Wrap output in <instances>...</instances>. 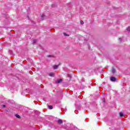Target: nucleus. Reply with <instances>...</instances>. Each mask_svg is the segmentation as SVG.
Wrapping results in <instances>:
<instances>
[{
    "label": "nucleus",
    "mask_w": 130,
    "mask_h": 130,
    "mask_svg": "<svg viewBox=\"0 0 130 130\" xmlns=\"http://www.w3.org/2000/svg\"><path fill=\"white\" fill-rule=\"evenodd\" d=\"M15 116L17 117V118H20V115H18V114H16Z\"/></svg>",
    "instance_id": "nucleus-8"
},
{
    "label": "nucleus",
    "mask_w": 130,
    "mask_h": 130,
    "mask_svg": "<svg viewBox=\"0 0 130 130\" xmlns=\"http://www.w3.org/2000/svg\"><path fill=\"white\" fill-rule=\"evenodd\" d=\"M52 8H55V7H56V5H54V4H53V5H52Z\"/></svg>",
    "instance_id": "nucleus-11"
},
{
    "label": "nucleus",
    "mask_w": 130,
    "mask_h": 130,
    "mask_svg": "<svg viewBox=\"0 0 130 130\" xmlns=\"http://www.w3.org/2000/svg\"><path fill=\"white\" fill-rule=\"evenodd\" d=\"M63 35H64V36H69V35H68L66 32H64V33H63Z\"/></svg>",
    "instance_id": "nucleus-13"
},
{
    "label": "nucleus",
    "mask_w": 130,
    "mask_h": 130,
    "mask_svg": "<svg viewBox=\"0 0 130 130\" xmlns=\"http://www.w3.org/2000/svg\"><path fill=\"white\" fill-rule=\"evenodd\" d=\"M127 31H129V32H130V26H128V27L127 28Z\"/></svg>",
    "instance_id": "nucleus-10"
},
{
    "label": "nucleus",
    "mask_w": 130,
    "mask_h": 130,
    "mask_svg": "<svg viewBox=\"0 0 130 130\" xmlns=\"http://www.w3.org/2000/svg\"><path fill=\"white\" fill-rule=\"evenodd\" d=\"M103 102H104V103H105V99H103Z\"/></svg>",
    "instance_id": "nucleus-16"
},
{
    "label": "nucleus",
    "mask_w": 130,
    "mask_h": 130,
    "mask_svg": "<svg viewBox=\"0 0 130 130\" xmlns=\"http://www.w3.org/2000/svg\"><path fill=\"white\" fill-rule=\"evenodd\" d=\"M41 17H42V18H44V17H45V15H44V14H42V15H41Z\"/></svg>",
    "instance_id": "nucleus-12"
},
{
    "label": "nucleus",
    "mask_w": 130,
    "mask_h": 130,
    "mask_svg": "<svg viewBox=\"0 0 130 130\" xmlns=\"http://www.w3.org/2000/svg\"><path fill=\"white\" fill-rule=\"evenodd\" d=\"M68 77H71V75H68Z\"/></svg>",
    "instance_id": "nucleus-19"
},
{
    "label": "nucleus",
    "mask_w": 130,
    "mask_h": 130,
    "mask_svg": "<svg viewBox=\"0 0 130 130\" xmlns=\"http://www.w3.org/2000/svg\"><path fill=\"white\" fill-rule=\"evenodd\" d=\"M110 80L111 82H115V81H116V78L114 77H112L110 78Z\"/></svg>",
    "instance_id": "nucleus-1"
},
{
    "label": "nucleus",
    "mask_w": 130,
    "mask_h": 130,
    "mask_svg": "<svg viewBox=\"0 0 130 130\" xmlns=\"http://www.w3.org/2000/svg\"><path fill=\"white\" fill-rule=\"evenodd\" d=\"M53 56L51 55H48V57H52Z\"/></svg>",
    "instance_id": "nucleus-14"
},
{
    "label": "nucleus",
    "mask_w": 130,
    "mask_h": 130,
    "mask_svg": "<svg viewBox=\"0 0 130 130\" xmlns=\"http://www.w3.org/2000/svg\"><path fill=\"white\" fill-rule=\"evenodd\" d=\"M116 71L115 70V69H114V68H112V73H113V74H115Z\"/></svg>",
    "instance_id": "nucleus-3"
},
{
    "label": "nucleus",
    "mask_w": 130,
    "mask_h": 130,
    "mask_svg": "<svg viewBox=\"0 0 130 130\" xmlns=\"http://www.w3.org/2000/svg\"><path fill=\"white\" fill-rule=\"evenodd\" d=\"M62 81V80H61V79H59V80H57L56 81V83L57 84H59V83H61Z\"/></svg>",
    "instance_id": "nucleus-2"
},
{
    "label": "nucleus",
    "mask_w": 130,
    "mask_h": 130,
    "mask_svg": "<svg viewBox=\"0 0 130 130\" xmlns=\"http://www.w3.org/2000/svg\"><path fill=\"white\" fill-rule=\"evenodd\" d=\"M81 24H82V25H83V24H84V21H81Z\"/></svg>",
    "instance_id": "nucleus-17"
},
{
    "label": "nucleus",
    "mask_w": 130,
    "mask_h": 130,
    "mask_svg": "<svg viewBox=\"0 0 130 130\" xmlns=\"http://www.w3.org/2000/svg\"><path fill=\"white\" fill-rule=\"evenodd\" d=\"M119 41L120 42H121V38H119Z\"/></svg>",
    "instance_id": "nucleus-15"
},
{
    "label": "nucleus",
    "mask_w": 130,
    "mask_h": 130,
    "mask_svg": "<svg viewBox=\"0 0 130 130\" xmlns=\"http://www.w3.org/2000/svg\"><path fill=\"white\" fill-rule=\"evenodd\" d=\"M48 107L49 109H52L53 108L52 106H48Z\"/></svg>",
    "instance_id": "nucleus-9"
},
{
    "label": "nucleus",
    "mask_w": 130,
    "mask_h": 130,
    "mask_svg": "<svg viewBox=\"0 0 130 130\" xmlns=\"http://www.w3.org/2000/svg\"><path fill=\"white\" fill-rule=\"evenodd\" d=\"M119 115H120V116L121 117H123V113H122V112H120V113H119Z\"/></svg>",
    "instance_id": "nucleus-6"
},
{
    "label": "nucleus",
    "mask_w": 130,
    "mask_h": 130,
    "mask_svg": "<svg viewBox=\"0 0 130 130\" xmlns=\"http://www.w3.org/2000/svg\"><path fill=\"white\" fill-rule=\"evenodd\" d=\"M57 68H58V65H54L53 66L54 70H56V69H57Z\"/></svg>",
    "instance_id": "nucleus-5"
},
{
    "label": "nucleus",
    "mask_w": 130,
    "mask_h": 130,
    "mask_svg": "<svg viewBox=\"0 0 130 130\" xmlns=\"http://www.w3.org/2000/svg\"><path fill=\"white\" fill-rule=\"evenodd\" d=\"M34 43H36V40H34Z\"/></svg>",
    "instance_id": "nucleus-18"
},
{
    "label": "nucleus",
    "mask_w": 130,
    "mask_h": 130,
    "mask_svg": "<svg viewBox=\"0 0 130 130\" xmlns=\"http://www.w3.org/2000/svg\"><path fill=\"white\" fill-rule=\"evenodd\" d=\"M62 120L61 119H59L58 120V123H59V124H62Z\"/></svg>",
    "instance_id": "nucleus-4"
},
{
    "label": "nucleus",
    "mask_w": 130,
    "mask_h": 130,
    "mask_svg": "<svg viewBox=\"0 0 130 130\" xmlns=\"http://www.w3.org/2000/svg\"><path fill=\"white\" fill-rule=\"evenodd\" d=\"M50 77H53V76H54V73H50L49 74Z\"/></svg>",
    "instance_id": "nucleus-7"
},
{
    "label": "nucleus",
    "mask_w": 130,
    "mask_h": 130,
    "mask_svg": "<svg viewBox=\"0 0 130 130\" xmlns=\"http://www.w3.org/2000/svg\"><path fill=\"white\" fill-rule=\"evenodd\" d=\"M3 107H6V105H4Z\"/></svg>",
    "instance_id": "nucleus-20"
}]
</instances>
